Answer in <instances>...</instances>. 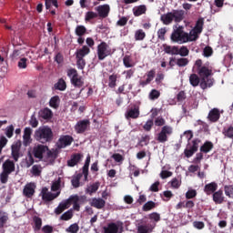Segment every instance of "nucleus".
<instances>
[{
  "label": "nucleus",
  "mask_w": 233,
  "mask_h": 233,
  "mask_svg": "<svg viewBox=\"0 0 233 233\" xmlns=\"http://www.w3.org/2000/svg\"><path fill=\"white\" fill-rule=\"evenodd\" d=\"M171 187L172 188H179L181 187V180L177 179V178H173L171 181Z\"/></svg>",
  "instance_id": "338daca9"
},
{
  "label": "nucleus",
  "mask_w": 233,
  "mask_h": 233,
  "mask_svg": "<svg viewBox=\"0 0 233 233\" xmlns=\"http://www.w3.org/2000/svg\"><path fill=\"white\" fill-rule=\"evenodd\" d=\"M38 115H39V117H41L42 119L48 120V119H52L54 113H52V110H50V108L46 107L44 109H41Z\"/></svg>",
  "instance_id": "bb28decb"
},
{
  "label": "nucleus",
  "mask_w": 233,
  "mask_h": 233,
  "mask_svg": "<svg viewBox=\"0 0 233 233\" xmlns=\"http://www.w3.org/2000/svg\"><path fill=\"white\" fill-rule=\"evenodd\" d=\"M153 208H156V202L152 200L146 202L142 207L143 212H150Z\"/></svg>",
  "instance_id": "79ce46f5"
},
{
  "label": "nucleus",
  "mask_w": 233,
  "mask_h": 233,
  "mask_svg": "<svg viewBox=\"0 0 233 233\" xmlns=\"http://www.w3.org/2000/svg\"><path fill=\"white\" fill-rule=\"evenodd\" d=\"M213 148H214V143L210 141H206L200 147V152H203L204 154H208V152H210Z\"/></svg>",
  "instance_id": "2f4dec72"
},
{
  "label": "nucleus",
  "mask_w": 233,
  "mask_h": 233,
  "mask_svg": "<svg viewBox=\"0 0 233 233\" xmlns=\"http://www.w3.org/2000/svg\"><path fill=\"white\" fill-rule=\"evenodd\" d=\"M220 117L221 113L219 112V109L217 107L211 109L208 115V121H210V123H218Z\"/></svg>",
  "instance_id": "f3484780"
},
{
  "label": "nucleus",
  "mask_w": 233,
  "mask_h": 233,
  "mask_svg": "<svg viewBox=\"0 0 233 233\" xmlns=\"http://www.w3.org/2000/svg\"><path fill=\"white\" fill-rule=\"evenodd\" d=\"M108 86L109 88H116L117 86V74L113 73L108 77Z\"/></svg>",
  "instance_id": "4c0bfd02"
},
{
  "label": "nucleus",
  "mask_w": 233,
  "mask_h": 233,
  "mask_svg": "<svg viewBox=\"0 0 233 233\" xmlns=\"http://www.w3.org/2000/svg\"><path fill=\"white\" fill-rule=\"evenodd\" d=\"M74 218V213L72 212V209H69L66 211L62 216L60 217V219L62 221H69V219H72Z\"/></svg>",
  "instance_id": "603ef678"
},
{
  "label": "nucleus",
  "mask_w": 233,
  "mask_h": 233,
  "mask_svg": "<svg viewBox=\"0 0 233 233\" xmlns=\"http://www.w3.org/2000/svg\"><path fill=\"white\" fill-rule=\"evenodd\" d=\"M2 173L0 174V181L3 185L8 183V177L12 172H15V162L6 159L2 165Z\"/></svg>",
  "instance_id": "39448f33"
},
{
  "label": "nucleus",
  "mask_w": 233,
  "mask_h": 233,
  "mask_svg": "<svg viewBox=\"0 0 233 233\" xmlns=\"http://www.w3.org/2000/svg\"><path fill=\"white\" fill-rule=\"evenodd\" d=\"M127 23H128V17L122 16L119 18V20L116 22V26H127Z\"/></svg>",
  "instance_id": "69168bd1"
},
{
  "label": "nucleus",
  "mask_w": 233,
  "mask_h": 233,
  "mask_svg": "<svg viewBox=\"0 0 233 233\" xmlns=\"http://www.w3.org/2000/svg\"><path fill=\"white\" fill-rule=\"evenodd\" d=\"M140 114L138 106L135 105L127 110L125 117L126 119H137Z\"/></svg>",
  "instance_id": "2eb2a0df"
},
{
  "label": "nucleus",
  "mask_w": 233,
  "mask_h": 233,
  "mask_svg": "<svg viewBox=\"0 0 233 233\" xmlns=\"http://www.w3.org/2000/svg\"><path fill=\"white\" fill-rule=\"evenodd\" d=\"M171 41L173 43H178V45H183V43H188V33L183 31V26H178L171 34Z\"/></svg>",
  "instance_id": "423d86ee"
},
{
  "label": "nucleus",
  "mask_w": 233,
  "mask_h": 233,
  "mask_svg": "<svg viewBox=\"0 0 233 233\" xmlns=\"http://www.w3.org/2000/svg\"><path fill=\"white\" fill-rule=\"evenodd\" d=\"M199 34H201V32H198L196 29L193 28L189 32V35L187 34V43L188 41H198Z\"/></svg>",
  "instance_id": "a19ab883"
},
{
  "label": "nucleus",
  "mask_w": 233,
  "mask_h": 233,
  "mask_svg": "<svg viewBox=\"0 0 233 233\" xmlns=\"http://www.w3.org/2000/svg\"><path fill=\"white\" fill-rule=\"evenodd\" d=\"M59 103H61V99L59 98V96H55L50 98L49 106H51V108L57 109L59 108Z\"/></svg>",
  "instance_id": "58836bf2"
},
{
  "label": "nucleus",
  "mask_w": 233,
  "mask_h": 233,
  "mask_svg": "<svg viewBox=\"0 0 233 233\" xmlns=\"http://www.w3.org/2000/svg\"><path fill=\"white\" fill-rule=\"evenodd\" d=\"M33 155L35 159L40 161L43 159H51L52 161L57 159V152L54 149L50 150L48 146L38 144L33 148Z\"/></svg>",
  "instance_id": "f03ea898"
},
{
  "label": "nucleus",
  "mask_w": 233,
  "mask_h": 233,
  "mask_svg": "<svg viewBox=\"0 0 233 233\" xmlns=\"http://www.w3.org/2000/svg\"><path fill=\"white\" fill-rule=\"evenodd\" d=\"M89 54H90V47L86 46H83L82 48L76 51V57L84 58L86 56H88Z\"/></svg>",
  "instance_id": "72a5a7b5"
},
{
  "label": "nucleus",
  "mask_w": 233,
  "mask_h": 233,
  "mask_svg": "<svg viewBox=\"0 0 233 233\" xmlns=\"http://www.w3.org/2000/svg\"><path fill=\"white\" fill-rule=\"evenodd\" d=\"M86 66V61L85 58L76 56V66L79 70H85V66Z\"/></svg>",
  "instance_id": "864d4df0"
},
{
  "label": "nucleus",
  "mask_w": 233,
  "mask_h": 233,
  "mask_svg": "<svg viewBox=\"0 0 233 233\" xmlns=\"http://www.w3.org/2000/svg\"><path fill=\"white\" fill-rule=\"evenodd\" d=\"M95 10L97 14V17H100V19H106L108 14H110V5L107 4L101 5L95 7Z\"/></svg>",
  "instance_id": "f8f14e48"
},
{
  "label": "nucleus",
  "mask_w": 233,
  "mask_h": 233,
  "mask_svg": "<svg viewBox=\"0 0 233 233\" xmlns=\"http://www.w3.org/2000/svg\"><path fill=\"white\" fill-rule=\"evenodd\" d=\"M147 14V6L145 5H140L133 7V15L135 17H139Z\"/></svg>",
  "instance_id": "b1692460"
},
{
  "label": "nucleus",
  "mask_w": 233,
  "mask_h": 233,
  "mask_svg": "<svg viewBox=\"0 0 233 233\" xmlns=\"http://www.w3.org/2000/svg\"><path fill=\"white\" fill-rule=\"evenodd\" d=\"M31 174H33V176H36V177L41 176V166L34 165L31 169Z\"/></svg>",
  "instance_id": "bf43d9fd"
},
{
  "label": "nucleus",
  "mask_w": 233,
  "mask_h": 233,
  "mask_svg": "<svg viewBox=\"0 0 233 233\" xmlns=\"http://www.w3.org/2000/svg\"><path fill=\"white\" fill-rule=\"evenodd\" d=\"M66 232H68V233H77V232H79V225H77V223H74V224L70 225L66 229Z\"/></svg>",
  "instance_id": "13d9d810"
},
{
  "label": "nucleus",
  "mask_w": 233,
  "mask_h": 233,
  "mask_svg": "<svg viewBox=\"0 0 233 233\" xmlns=\"http://www.w3.org/2000/svg\"><path fill=\"white\" fill-rule=\"evenodd\" d=\"M35 183L34 182H30L27 183L23 189V196H25V198H27L29 199H31V198H34V194H35Z\"/></svg>",
  "instance_id": "4468645a"
},
{
  "label": "nucleus",
  "mask_w": 233,
  "mask_h": 233,
  "mask_svg": "<svg viewBox=\"0 0 233 233\" xmlns=\"http://www.w3.org/2000/svg\"><path fill=\"white\" fill-rule=\"evenodd\" d=\"M43 233H54V227L50 225H46L42 228Z\"/></svg>",
  "instance_id": "774afa93"
},
{
  "label": "nucleus",
  "mask_w": 233,
  "mask_h": 233,
  "mask_svg": "<svg viewBox=\"0 0 233 233\" xmlns=\"http://www.w3.org/2000/svg\"><path fill=\"white\" fill-rule=\"evenodd\" d=\"M89 205L91 207H94V208H97L98 210H101V208H105V206L106 205V202L105 199L101 198H94L91 199Z\"/></svg>",
  "instance_id": "a211bd4d"
},
{
  "label": "nucleus",
  "mask_w": 233,
  "mask_h": 233,
  "mask_svg": "<svg viewBox=\"0 0 233 233\" xmlns=\"http://www.w3.org/2000/svg\"><path fill=\"white\" fill-rule=\"evenodd\" d=\"M55 90H60V92H65L66 90V82L63 78H59L57 83L54 85Z\"/></svg>",
  "instance_id": "473e14b6"
},
{
  "label": "nucleus",
  "mask_w": 233,
  "mask_h": 233,
  "mask_svg": "<svg viewBox=\"0 0 233 233\" xmlns=\"http://www.w3.org/2000/svg\"><path fill=\"white\" fill-rule=\"evenodd\" d=\"M35 139L39 143H42V145L50 143L52 142V139H54V132L52 131V128L48 127H39L35 132Z\"/></svg>",
  "instance_id": "20e7f679"
},
{
  "label": "nucleus",
  "mask_w": 233,
  "mask_h": 233,
  "mask_svg": "<svg viewBox=\"0 0 233 233\" xmlns=\"http://www.w3.org/2000/svg\"><path fill=\"white\" fill-rule=\"evenodd\" d=\"M8 221V214L0 211V228H4Z\"/></svg>",
  "instance_id": "3c124183"
},
{
  "label": "nucleus",
  "mask_w": 233,
  "mask_h": 233,
  "mask_svg": "<svg viewBox=\"0 0 233 233\" xmlns=\"http://www.w3.org/2000/svg\"><path fill=\"white\" fill-rule=\"evenodd\" d=\"M149 219L157 223V222L161 221V215L157 212L150 213Z\"/></svg>",
  "instance_id": "052dcab7"
},
{
  "label": "nucleus",
  "mask_w": 233,
  "mask_h": 233,
  "mask_svg": "<svg viewBox=\"0 0 233 233\" xmlns=\"http://www.w3.org/2000/svg\"><path fill=\"white\" fill-rule=\"evenodd\" d=\"M223 136L228 137V139H233V127L229 126L228 127H224L222 130Z\"/></svg>",
  "instance_id": "49530a36"
},
{
  "label": "nucleus",
  "mask_w": 233,
  "mask_h": 233,
  "mask_svg": "<svg viewBox=\"0 0 233 233\" xmlns=\"http://www.w3.org/2000/svg\"><path fill=\"white\" fill-rule=\"evenodd\" d=\"M147 37V34L143 29H138L135 32V39L136 41H143Z\"/></svg>",
  "instance_id": "8fccbe9b"
},
{
  "label": "nucleus",
  "mask_w": 233,
  "mask_h": 233,
  "mask_svg": "<svg viewBox=\"0 0 233 233\" xmlns=\"http://www.w3.org/2000/svg\"><path fill=\"white\" fill-rule=\"evenodd\" d=\"M74 143V137L69 135H65L59 137L57 142V148H66Z\"/></svg>",
  "instance_id": "ddd939ff"
},
{
  "label": "nucleus",
  "mask_w": 233,
  "mask_h": 233,
  "mask_svg": "<svg viewBox=\"0 0 233 233\" xmlns=\"http://www.w3.org/2000/svg\"><path fill=\"white\" fill-rule=\"evenodd\" d=\"M172 15H173V21H175V23H181V21H183V19H185V11L184 10H173V12H171Z\"/></svg>",
  "instance_id": "a878e982"
},
{
  "label": "nucleus",
  "mask_w": 233,
  "mask_h": 233,
  "mask_svg": "<svg viewBox=\"0 0 233 233\" xmlns=\"http://www.w3.org/2000/svg\"><path fill=\"white\" fill-rule=\"evenodd\" d=\"M100 183L99 182H95L93 184H91L90 186H88L86 189V193H87L89 196H92V194H96V192H97V190H99V187H100Z\"/></svg>",
  "instance_id": "c756f323"
},
{
  "label": "nucleus",
  "mask_w": 233,
  "mask_h": 233,
  "mask_svg": "<svg viewBox=\"0 0 233 233\" xmlns=\"http://www.w3.org/2000/svg\"><path fill=\"white\" fill-rule=\"evenodd\" d=\"M21 152V141H17L11 147V156L14 161H19Z\"/></svg>",
  "instance_id": "dca6fc26"
},
{
  "label": "nucleus",
  "mask_w": 233,
  "mask_h": 233,
  "mask_svg": "<svg viewBox=\"0 0 233 233\" xmlns=\"http://www.w3.org/2000/svg\"><path fill=\"white\" fill-rule=\"evenodd\" d=\"M213 201L216 205H221L225 202V196H223V190L219 189L213 193Z\"/></svg>",
  "instance_id": "4be33fe9"
},
{
  "label": "nucleus",
  "mask_w": 233,
  "mask_h": 233,
  "mask_svg": "<svg viewBox=\"0 0 233 233\" xmlns=\"http://www.w3.org/2000/svg\"><path fill=\"white\" fill-rule=\"evenodd\" d=\"M154 230L152 225H140L137 227V233H151Z\"/></svg>",
  "instance_id": "e433bc0d"
},
{
  "label": "nucleus",
  "mask_w": 233,
  "mask_h": 233,
  "mask_svg": "<svg viewBox=\"0 0 233 233\" xmlns=\"http://www.w3.org/2000/svg\"><path fill=\"white\" fill-rule=\"evenodd\" d=\"M76 35H78V37H83L85 34H86V27L85 25H77L75 30Z\"/></svg>",
  "instance_id": "09e8293b"
},
{
  "label": "nucleus",
  "mask_w": 233,
  "mask_h": 233,
  "mask_svg": "<svg viewBox=\"0 0 233 233\" xmlns=\"http://www.w3.org/2000/svg\"><path fill=\"white\" fill-rule=\"evenodd\" d=\"M119 227H123V223L118 222V224H116L111 222L104 228V230L106 233H117L119 232Z\"/></svg>",
  "instance_id": "6ab92c4d"
},
{
  "label": "nucleus",
  "mask_w": 233,
  "mask_h": 233,
  "mask_svg": "<svg viewBox=\"0 0 233 233\" xmlns=\"http://www.w3.org/2000/svg\"><path fill=\"white\" fill-rule=\"evenodd\" d=\"M67 77H70L71 85L76 88H81V86L85 85L83 76H79V73H77V69L76 68H70L67 70Z\"/></svg>",
  "instance_id": "0eeeda50"
},
{
  "label": "nucleus",
  "mask_w": 233,
  "mask_h": 233,
  "mask_svg": "<svg viewBox=\"0 0 233 233\" xmlns=\"http://www.w3.org/2000/svg\"><path fill=\"white\" fill-rule=\"evenodd\" d=\"M203 26H205V18L200 17L197 20L194 29L197 32H203Z\"/></svg>",
  "instance_id": "c03bdc74"
},
{
  "label": "nucleus",
  "mask_w": 233,
  "mask_h": 233,
  "mask_svg": "<svg viewBox=\"0 0 233 233\" xmlns=\"http://www.w3.org/2000/svg\"><path fill=\"white\" fill-rule=\"evenodd\" d=\"M200 79L201 77H199V75L191 74L189 76V83L192 86H198Z\"/></svg>",
  "instance_id": "37998d69"
},
{
  "label": "nucleus",
  "mask_w": 233,
  "mask_h": 233,
  "mask_svg": "<svg viewBox=\"0 0 233 233\" xmlns=\"http://www.w3.org/2000/svg\"><path fill=\"white\" fill-rule=\"evenodd\" d=\"M198 196V191L196 189H190L186 193V199H194Z\"/></svg>",
  "instance_id": "0e129e2a"
},
{
  "label": "nucleus",
  "mask_w": 233,
  "mask_h": 233,
  "mask_svg": "<svg viewBox=\"0 0 233 233\" xmlns=\"http://www.w3.org/2000/svg\"><path fill=\"white\" fill-rule=\"evenodd\" d=\"M152 127H154V120L149 119L143 126V128L146 130V132H150L152 130Z\"/></svg>",
  "instance_id": "680f3d73"
},
{
  "label": "nucleus",
  "mask_w": 233,
  "mask_h": 233,
  "mask_svg": "<svg viewBox=\"0 0 233 233\" xmlns=\"http://www.w3.org/2000/svg\"><path fill=\"white\" fill-rule=\"evenodd\" d=\"M216 190H218V183L216 182H211L204 187V192L207 196L214 195Z\"/></svg>",
  "instance_id": "393cba45"
},
{
  "label": "nucleus",
  "mask_w": 233,
  "mask_h": 233,
  "mask_svg": "<svg viewBox=\"0 0 233 233\" xmlns=\"http://www.w3.org/2000/svg\"><path fill=\"white\" fill-rule=\"evenodd\" d=\"M90 167V155L86 158L85 164L82 167V174L84 176L85 181H88V168Z\"/></svg>",
  "instance_id": "c85d7f7f"
},
{
  "label": "nucleus",
  "mask_w": 233,
  "mask_h": 233,
  "mask_svg": "<svg viewBox=\"0 0 233 233\" xmlns=\"http://www.w3.org/2000/svg\"><path fill=\"white\" fill-rule=\"evenodd\" d=\"M67 201H69V207L73 203L74 210H76V212H79V210L81 208V206L79 205V196H77V195L70 196L69 198H67Z\"/></svg>",
  "instance_id": "412c9836"
},
{
  "label": "nucleus",
  "mask_w": 233,
  "mask_h": 233,
  "mask_svg": "<svg viewBox=\"0 0 233 233\" xmlns=\"http://www.w3.org/2000/svg\"><path fill=\"white\" fill-rule=\"evenodd\" d=\"M83 159V155L80 153H75L71 156V158L67 160V167H76Z\"/></svg>",
  "instance_id": "aec40b11"
},
{
  "label": "nucleus",
  "mask_w": 233,
  "mask_h": 233,
  "mask_svg": "<svg viewBox=\"0 0 233 233\" xmlns=\"http://www.w3.org/2000/svg\"><path fill=\"white\" fill-rule=\"evenodd\" d=\"M96 17H97V13L94 11H88L86 13L85 21L86 22L92 21V19H96Z\"/></svg>",
  "instance_id": "6e6d98bb"
},
{
  "label": "nucleus",
  "mask_w": 233,
  "mask_h": 233,
  "mask_svg": "<svg viewBox=\"0 0 233 233\" xmlns=\"http://www.w3.org/2000/svg\"><path fill=\"white\" fill-rule=\"evenodd\" d=\"M214 54V50L210 46H206L203 50V56L204 57H210Z\"/></svg>",
  "instance_id": "e2e57ef3"
},
{
  "label": "nucleus",
  "mask_w": 233,
  "mask_h": 233,
  "mask_svg": "<svg viewBox=\"0 0 233 233\" xmlns=\"http://www.w3.org/2000/svg\"><path fill=\"white\" fill-rule=\"evenodd\" d=\"M88 128H90L89 119L79 120L75 125V131L76 132V134H85V132H86Z\"/></svg>",
  "instance_id": "9b49d317"
},
{
  "label": "nucleus",
  "mask_w": 233,
  "mask_h": 233,
  "mask_svg": "<svg viewBox=\"0 0 233 233\" xmlns=\"http://www.w3.org/2000/svg\"><path fill=\"white\" fill-rule=\"evenodd\" d=\"M193 70L198 74V77H200V81H205V79H208V77H212V76H214V71L212 70L210 62H206L204 64L201 59L196 60L193 66Z\"/></svg>",
  "instance_id": "f257e3e1"
},
{
  "label": "nucleus",
  "mask_w": 233,
  "mask_h": 233,
  "mask_svg": "<svg viewBox=\"0 0 233 233\" xmlns=\"http://www.w3.org/2000/svg\"><path fill=\"white\" fill-rule=\"evenodd\" d=\"M224 192L228 198H230L231 199H233V185L225 186Z\"/></svg>",
  "instance_id": "5fc2aeb1"
},
{
  "label": "nucleus",
  "mask_w": 233,
  "mask_h": 233,
  "mask_svg": "<svg viewBox=\"0 0 233 233\" xmlns=\"http://www.w3.org/2000/svg\"><path fill=\"white\" fill-rule=\"evenodd\" d=\"M190 54V50H188V47L182 46L180 48H178V56L181 57H187Z\"/></svg>",
  "instance_id": "4d7b16f0"
},
{
  "label": "nucleus",
  "mask_w": 233,
  "mask_h": 233,
  "mask_svg": "<svg viewBox=\"0 0 233 233\" xmlns=\"http://www.w3.org/2000/svg\"><path fill=\"white\" fill-rule=\"evenodd\" d=\"M160 21L163 23V25H172V22L174 21L172 12L162 15L160 17Z\"/></svg>",
  "instance_id": "cd10ccee"
},
{
  "label": "nucleus",
  "mask_w": 233,
  "mask_h": 233,
  "mask_svg": "<svg viewBox=\"0 0 233 233\" xmlns=\"http://www.w3.org/2000/svg\"><path fill=\"white\" fill-rule=\"evenodd\" d=\"M214 86V78H211L210 76L201 80L200 82V87L205 90L207 88H210V86Z\"/></svg>",
  "instance_id": "7c9ffc66"
},
{
  "label": "nucleus",
  "mask_w": 233,
  "mask_h": 233,
  "mask_svg": "<svg viewBox=\"0 0 233 233\" xmlns=\"http://www.w3.org/2000/svg\"><path fill=\"white\" fill-rule=\"evenodd\" d=\"M192 145L187 144V148L184 150V154L186 157H192L196 152H198V149L199 148V143H201V140L199 138H196L192 140Z\"/></svg>",
  "instance_id": "1a4fd4ad"
},
{
  "label": "nucleus",
  "mask_w": 233,
  "mask_h": 233,
  "mask_svg": "<svg viewBox=\"0 0 233 233\" xmlns=\"http://www.w3.org/2000/svg\"><path fill=\"white\" fill-rule=\"evenodd\" d=\"M96 54L98 61H104V59H106L108 56H112V54H114V51H112V48H110V46H108L106 42H101L97 46Z\"/></svg>",
  "instance_id": "6e6552de"
},
{
  "label": "nucleus",
  "mask_w": 233,
  "mask_h": 233,
  "mask_svg": "<svg viewBox=\"0 0 233 233\" xmlns=\"http://www.w3.org/2000/svg\"><path fill=\"white\" fill-rule=\"evenodd\" d=\"M160 96L161 92H159V90L152 89L148 94V99H150V101H156V99H159Z\"/></svg>",
  "instance_id": "a18cd8bd"
},
{
  "label": "nucleus",
  "mask_w": 233,
  "mask_h": 233,
  "mask_svg": "<svg viewBox=\"0 0 233 233\" xmlns=\"http://www.w3.org/2000/svg\"><path fill=\"white\" fill-rule=\"evenodd\" d=\"M66 208H70V201L67 199L58 205V207L55 209V214L59 216V214H63Z\"/></svg>",
  "instance_id": "5701e85b"
},
{
  "label": "nucleus",
  "mask_w": 233,
  "mask_h": 233,
  "mask_svg": "<svg viewBox=\"0 0 233 233\" xmlns=\"http://www.w3.org/2000/svg\"><path fill=\"white\" fill-rule=\"evenodd\" d=\"M123 65L126 66V68H133V66H136V63L132 61V57L128 55H126L123 58Z\"/></svg>",
  "instance_id": "c9c22d12"
},
{
  "label": "nucleus",
  "mask_w": 233,
  "mask_h": 233,
  "mask_svg": "<svg viewBox=\"0 0 233 233\" xmlns=\"http://www.w3.org/2000/svg\"><path fill=\"white\" fill-rule=\"evenodd\" d=\"M59 194H61V192L52 193L48 192V187H43L39 196H41L43 201L50 203V201H54L56 198H59Z\"/></svg>",
  "instance_id": "9d476101"
},
{
  "label": "nucleus",
  "mask_w": 233,
  "mask_h": 233,
  "mask_svg": "<svg viewBox=\"0 0 233 233\" xmlns=\"http://www.w3.org/2000/svg\"><path fill=\"white\" fill-rule=\"evenodd\" d=\"M81 177H83V173H78L71 179L72 186L74 188H79Z\"/></svg>",
  "instance_id": "ea45409f"
},
{
  "label": "nucleus",
  "mask_w": 233,
  "mask_h": 233,
  "mask_svg": "<svg viewBox=\"0 0 233 233\" xmlns=\"http://www.w3.org/2000/svg\"><path fill=\"white\" fill-rule=\"evenodd\" d=\"M33 221L35 223V226H34L35 232H39V230H41V228L43 227V219L37 216H35L33 218Z\"/></svg>",
  "instance_id": "f704fd0d"
},
{
  "label": "nucleus",
  "mask_w": 233,
  "mask_h": 233,
  "mask_svg": "<svg viewBox=\"0 0 233 233\" xmlns=\"http://www.w3.org/2000/svg\"><path fill=\"white\" fill-rule=\"evenodd\" d=\"M190 63L188 58L180 57L176 60V65L178 66L180 68L187 66Z\"/></svg>",
  "instance_id": "de8ad7c7"
},
{
  "label": "nucleus",
  "mask_w": 233,
  "mask_h": 233,
  "mask_svg": "<svg viewBox=\"0 0 233 233\" xmlns=\"http://www.w3.org/2000/svg\"><path fill=\"white\" fill-rule=\"evenodd\" d=\"M167 121L163 116H157L155 119L156 127H162L161 131L157 134V141L158 143H167L168 141V136H172L174 129L172 127L166 125ZM166 125V126H165Z\"/></svg>",
  "instance_id": "7ed1b4c3"
}]
</instances>
